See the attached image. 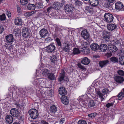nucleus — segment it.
Masks as SVG:
<instances>
[{
	"label": "nucleus",
	"instance_id": "1",
	"mask_svg": "<svg viewBox=\"0 0 124 124\" xmlns=\"http://www.w3.org/2000/svg\"><path fill=\"white\" fill-rule=\"evenodd\" d=\"M29 113L30 117L33 119L37 118L39 115L38 111L35 109H30L29 111Z\"/></svg>",
	"mask_w": 124,
	"mask_h": 124
},
{
	"label": "nucleus",
	"instance_id": "2",
	"mask_svg": "<svg viewBox=\"0 0 124 124\" xmlns=\"http://www.w3.org/2000/svg\"><path fill=\"white\" fill-rule=\"evenodd\" d=\"M104 17L105 21L108 23L112 22L114 19V17L112 14L107 13L105 14Z\"/></svg>",
	"mask_w": 124,
	"mask_h": 124
},
{
	"label": "nucleus",
	"instance_id": "3",
	"mask_svg": "<svg viewBox=\"0 0 124 124\" xmlns=\"http://www.w3.org/2000/svg\"><path fill=\"white\" fill-rule=\"evenodd\" d=\"M55 46L52 44H50L45 47L46 52L48 53H52L54 52L55 49Z\"/></svg>",
	"mask_w": 124,
	"mask_h": 124
},
{
	"label": "nucleus",
	"instance_id": "4",
	"mask_svg": "<svg viewBox=\"0 0 124 124\" xmlns=\"http://www.w3.org/2000/svg\"><path fill=\"white\" fill-rule=\"evenodd\" d=\"M10 113L13 116L17 117L19 116V112L17 109L13 108L11 109Z\"/></svg>",
	"mask_w": 124,
	"mask_h": 124
},
{
	"label": "nucleus",
	"instance_id": "5",
	"mask_svg": "<svg viewBox=\"0 0 124 124\" xmlns=\"http://www.w3.org/2000/svg\"><path fill=\"white\" fill-rule=\"evenodd\" d=\"M82 37L85 39H89V34L86 30H83L81 32Z\"/></svg>",
	"mask_w": 124,
	"mask_h": 124
},
{
	"label": "nucleus",
	"instance_id": "6",
	"mask_svg": "<svg viewBox=\"0 0 124 124\" xmlns=\"http://www.w3.org/2000/svg\"><path fill=\"white\" fill-rule=\"evenodd\" d=\"M14 38L12 34L7 35L5 37V41L7 43H11L13 41Z\"/></svg>",
	"mask_w": 124,
	"mask_h": 124
},
{
	"label": "nucleus",
	"instance_id": "7",
	"mask_svg": "<svg viewBox=\"0 0 124 124\" xmlns=\"http://www.w3.org/2000/svg\"><path fill=\"white\" fill-rule=\"evenodd\" d=\"M107 45L108 46V49L111 52H115L117 50L116 47L115 46L111 44V43H110V44Z\"/></svg>",
	"mask_w": 124,
	"mask_h": 124
},
{
	"label": "nucleus",
	"instance_id": "8",
	"mask_svg": "<svg viewBox=\"0 0 124 124\" xmlns=\"http://www.w3.org/2000/svg\"><path fill=\"white\" fill-rule=\"evenodd\" d=\"M22 34L23 36L26 38L30 35L28 29L26 27H24L22 30Z\"/></svg>",
	"mask_w": 124,
	"mask_h": 124
},
{
	"label": "nucleus",
	"instance_id": "9",
	"mask_svg": "<svg viewBox=\"0 0 124 124\" xmlns=\"http://www.w3.org/2000/svg\"><path fill=\"white\" fill-rule=\"evenodd\" d=\"M110 36L108 35V34L107 33L105 34L103 37V40L105 43L107 45L110 44L111 41L109 40Z\"/></svg>",
	"mask_w": 124,
	"mask_h": 124
},
{
	"label": "nucleus",
	"instance_id": "10",
	"mask_svg": "<svg viewBox=\"0 0 124 124\" xmlns=\"http://www.w3.org/2000/svg\"><path fill=\"white\" fill-rule=\"evenodd\" d=\"M62 103L64 104L67 105L69 103L68 98L65 96H62L61 98Z\"/></svg>",
	"mask_w": 124,
	"mask_h": 124
},
{
	"label": "nucleus",
	"instance_id": "11",
	"mask_svg": "<svg viewBox=\"0 0 124 124\" xmlns=\"http://www.w3.org/2000/svg\"><path fill=\"white\" fill-rule=\"evenodd\" d=\"M48 33V31L46 29H43L39 31V34L41 38H44L46 36Z\"/></svg>",
	"mask_w": 124,
	"mask_h": 124
},
{
	"label": "nucleus",
	"instance_id": "12",
	"mask_svg": "<svg viewBox=\"0 0 124 124\" xmlns=\"http://www.w3.org/2000/svg\"><path fill=\"white\" fill-rule=\"evenodd\" d=\"M109 61L108 60L100 61L99 62L100 66L102 68L105 67L107 64L109 63Z\"/></svg>",
	"mask_w": 124,
	"mask_h": 124
},
{
	"label": "nucleus",
	"instance_id": "13",
	"mask_svg": "<svg viewBox=\"0 0 124 124\" xmlns=\"http://www.w3.org/2000/svg\"><path fill=\"white\" fill-rule=\"evenodd\" d=\"M59 92L60 94L63 96L66 94L67 92L64 87H61L59 88Z\"/></svg>",
	"mask_w": 124,
	"mask_h": 124
},
{
	"label": "nucleus",
	"instance_id": "14",
	"mask_svg": "<svg viewBox=\"0 0 124 124\" xmlns=\"http://www.w3.org/2000/svg\"><path fill=\"white\" fill-rule=\"evenodd\" d=\"M115 7L116 9L118 11L122 9L124 6L122 2H118L116 3Z\"/></svg>",
	"mask_w": 124,
	"mask_h": 124
},
{
	"label": "nucleus",
	"instance_id": "15",
	"mask_svg": "<svg viewBox=\"0 0 124 124\" xmlns=\"http://www.w3.org/2000/svg\"><path fill=\"white\" fill-rule=\"evenodd\" d=\"M90 47L92 50L94 51L99 50V46L98 44L94 43L90 46Z\"/></svg>",
	"mask_w": 124,
	"mask_h": 124
},
{
	"label": "nucleus",
	"instance_id": "16",
	"mask_svg": "<svg viewBox=\"0 0 124 124\" xmlns=\"http://www.w3.org/2000/svg\"><path fill=\"white\" fill-rule=\"evenodd\" d=\"M99 48V52H105L107 49V46L106 44H103L101 45Z\"/></svg>",
	"mask_w": 124,
	"mask_h": 124
},
{
	"label": "nucleus",
	"instance_id": "17",
	"mask_svg": "<svg viewBox=\"0 0 124 124\" xmlns=\"http://www.w3.org/2000/svg\"><path fill=\"white\" fill-rule=\"evenodd\" d=\"M80 49L81 52L83 54H87L90 52L89 49L87 47L82 46Z\"/></svg>",
	"mask_w": 124,
	"mask_h": 124
},
{
	"label": "nucleus",
	"instance_id": "18",
	"mask_svg": "<svg viewBox=\"0 0 124 124\" xmlns=\"http://www.w3.org/2000/svg\"><path fill=\"white\" fill-rule=\"evenodd\" d=\"M116 27L117 26L116 24L112 23L108 24L107 25L108 29L110 31L116 29Z\"/></svg>",
	"mask_w": 124,
	"mask_h": 124
},
{
	"label": "nucleus",
	"instance_id": "19",
	"mask_svg": "<svg viewBox=\"0 0 124 124\" xmlns=\"http://www.w3.org/2000/svg\"><path fill=\"white\" fill-rule=\"evenodd\" d=\"M22 19L20 17L16 18L14 20V23L16 25H21L22 24Z\"/></svg>",
	"mask_w": 124,
	"mask_h": 124
},
{
	"label": "nucleus",
	"instance_id": "20",
	"mask_svg": "<svg viewBox=\"0 0 124 124\" xmlns=\"http://www.w3.org/2000/svg\"><path fill=\"white\" fill-rule=\"evenodd\" d=\"M50 60L49 62L52 65H54L56 62L57 61V59L56 56L55 55H53L51 56L50 58Z\"/></svg>",
	"mask_w": 124,
	"mask_h": 124
},
{
	"label": "nucleus",
	"instance_id": "21",
	"mask_svg": "<svg viewBox=\"0 0 124 124\" xmlns=\"http://www.w3.org/2000/svg\"><path fill=\"white\" fill-rule=\"evenodd\" d=\"M6 121L9 124L12 123L13 122V118L12 116L10 115L6 116L5 118Z\"/></svg>",
	"mask_w": 124,
	"mask_h": 124
},
{
	"label": "nucleus",
	"instance_id": "22",
	"mask_svg": "<svg viewBox=\"0 0 124 124\" xmlns=\"http://www.w3.org/2000/svg\"><path fill=\"white\" fill-rule=\"evenodd\" d=\"M65 12L68 13L71 11L73 10V7L70 5L67 4L64 7Z\"/></svg>",
	"mask_w": 124,
	"mask_h": 124
},
{
	"label": "nucleus",
	"instance_id": "23",
	"mask_svg": "<svg viewBox=\"0 0 124 124\" xmlns=\"http://www.w3.org/2000/svg\"><path fill=\"white\" fill-rule=\"evenodd\" d=\"M90 62V60L86 57L83 58L81 61L82 63L85 65H88L89 63Z\"/></svg>",
	"mask_w": 124,
	"mask_h": 124
},
{
	"label": "nucleus",
	"instance_id": "24",
	"mask_svg": "<svg viewBox=\"0 0 124 124\" xmlns=\"http://www.w3.org/2000/svg\"><path fill=\"white\" fill-rule=\"evenodd\" d=\"M65 72L63 70L60 73L58 79L60 82L62 81L63 80L64 78L65 77Z\"/></svg>",
	"mask_w": 124,
	"mask_h": 124
},
{
	"label": "nucleus",
	"instance_id": "25",
	"mask_svg": "<svg viewBox=\"0 0 124 124\" xmlns=\"http://www.w3.org/2000/svg\"><path fill=\"white\" fill-rule=\"evenodd\" d=\"M62 48L63 50L65 52H68L70 50L69 46L68 44L66 43H64L63 45Z\"/></svg>",
	"mask_w": 124,
	"mask_h": 124
},
{
	"label": "nucleus",
	"instance_id": "26",
	"mask_svg": "<svg viewBox=\"0 0 124 124\" xmlns=\"http://www.w3.org/2000/svg\"><path fill=\"white\" fill-rule=\"evenodd\" d=\"M115 80L116 81L119 83H121L124 81L123 78L122 77L116 76L115 77Z\"/></svg>",
	"mask_w": 124,
	"mask_h": 124
},
{
	"label": "nucleus",
	"instance_id": "27",
	"mask_svg": "<svg viewBox=\"0 0 124 124\" xmlns=\"http://www.w3.org/2000/svg\"><path fill=\"white\" fill-rule=\"evenodd\" d=\"M89 2L91 5L94 7L97 6L99 3L98 0H89Z\"/></svg>",
	"mask_w": 124,
	"mask_h": 124
},
{
	"label": "nucleus",
	"instance_id": "28",
	"mask_svg": "<svg viewBox=\"0 0 124 124\" xmlns=\"http://www.w3.org/2000/svg\"><path fill=\"white\" fill-rule=\"evenodd\" d=\"M95 91L96 93L98 95L99 97L101 98V101H102L104 99L103 97L104 95L102 94L100 92V91L98 89H96Z\"/></svg>",
	"mask_w": 124,
	"mask_h": 124
},
{
	"label": "nucleus",
	"instance_id": "29",
	"mask_svg": "<svg viewBox=\"0 0 124 124\" xmlns=\"http://www.w3.org/2000/svg\"><path fill=\"white\" fill-rule=\"evenodd\" d=\"M124 97V88L118 94V99L119 100H121L123 99Z\"/></svg>",
	"mask_w": 124,
	"mask_h": 124
},
{
	"label": "nucleus",
	"instance_id": "30",
	"mask_svg": "<svg viewBox=\"0 0 124 124\" xmlns=\"http://www.w3.org/2000/svg\"><path fill=\"white\" fill-rule=\"evenodd\" d=\"M28 9L31 10H34L36 8V5L34 4H29L27 6Z\"/></svg>",
	"mask_w": 124,
	"mask_h": 124
},
{
	"label": "nucleus",
	"instance_id": "31",
	"mask_svg": "<svg viewBox=\"0 0 124 124\" xmlns=\"http://www.w3.org/2000/svg\"><path fill=\"white\" fill-rule=\"evenodd\" d=\"M54 8H56V9H59L61 7L60 6V3L58 2H56L54 3L52 6Z\"/></svg>",
	"mask_w": 124,
	"mask_h": 124
},
{
	"label": "nucleus",
	"instance_id": "32",
	"mask_svg": "<svg viewBox=\"0 0 124 124\" xmlns=\"http://www.w3.org/2000/svg\"><path fill=\"white\" fill-rule=\"evenodd\" d=\"M50 112L54 113H55L57 110V107L54 105H53L50 107Z\"/></svg>",
	"mask_w": 124,
	"mask_h": 124
},
{
	"label": "nucleus",
	"instance_id": "33",
	"mask_svg": "<svg viewBox=\"0 0 124 124\" xmlns=\"http://www.w3.org/2000/svg\"><path fill=\"white\" fill-rule=\"evenodd\" d=\"M47 77L48 78L51 80H54L55 79V77L54 74L50 72L48 75Z\"/></svg>",
	"mask_w": 124,
	"mask_h": 124
},
{
	"label": "nucleus",
	"instance_id": "34",
	"mask_svg": "<svg viewBox=\"0 0 124 124\" xmlns=\"http://www.w3.org/2000/svg\"><path fill=\"white\" fill-rule=\"evenodd\" d=\"M110 60L113 63H117L118 62V58L116 57H112L110 59Z\"/></svg>",
	"mask_w": 124,
	"mask_h": 124
},
{
	"label": "nucleus",
	"instance_id": "35",
	"mask_svg": "<svg viewBox=\"0 0 124 124\" xmlns=\"http://www.w3.org/2000/svg\"><path fill=\"white\" fill-rule=\"evenodd\" d=\"M43 76H47L50 72V71L47 69H44L41 70Z\"/></svg>",
	"mask_w": 124,
	"mask_h": 124
},
{
	"label": "nucleus",
	"instance_id": "36",
	"mask_svg": "<svg viewBox=\"0 0 124 124\" xmlns=\"http://www.w3.org/2000/svg\"><path fill=\"white\" fill-rule=\"evenodd\" d=\"M118 62L121 65H124V56H120L119 58Z\"/></svg>",
	"mask_w": 124,
	"mask_h": 124
},
{
	"label": "nucleus",
	"instance_id": "37",
	"mask_svg": "<svg viewBox=\"0 0 124 124\" xmlns=\"http://www.w3.org/2000/svg\"><path fill=\"white\" fill-rule=\"evenodd\" d=\"M35 5L36 8H37L38 9H40L42 8L43 7V4L41 2L36 3Z\"/></svg>",
	"mask_w": 124,
	"mask_h": 124
},
{
	"label": "nucleus",
	"instance_id": "38",
	"mask_svg": "<svg viewBox=\"0 0 124 124\" xmlns=\"http://www.w3.org/2000/svg\"><path fill=\"white\" fill-rule=\"evenodd\" d=\"M80 53V51L79 49L76 48H74L73 49V54H77Z\"/></svg>",
	"mask_w": 124,
	"mask_h": 124
},
{
	"label": "nucleus",
	"instance_id": "39",
	"mask_svg": "<svg viewBox=\"0 0 124 124\" xmlns=\"http://www.w3.org/2000/svg\"><path fill=\"white\" fill-rule=\"evenodd\" d=\"M75 4L78 6H80L82 5L83 2L79 0H76L75 1Z\"/></svg>",
	"mask_w": 124,
	"mask_h": 124
},
{
	"label": "nucleus",
	"instance_id": "40",
	"mask_svg": "<svg viewBox=\"0 0 124 124\" xmlns=\"http://www.w3.org/2000/svg\"><path fill=\"white\" fill-rule=\"evenodd\" d=\"M85 10H87L88 12L91 13L93 11V9L90 7L86 6L85 7Z\"/></svg>",
	"mask_w": 124,
	"mask_h": 124
},
{
	"label": "nucleus",
	"instance_id": "41",
	"mask_svg": "<svg viewBox=\"0 0 124 124\" xmlns=\"http://www.w3.org/2000/svg\"><path fill=\"white\" fill-rule=\"evenodd\" d=\"M96 103L93 100H90L89 102V104L91 107H93L95 106Z\"/></svg>",
	"mask_w": 124,
	"mask_h": 124
},
{
	"label": "nucleus",
	"instance_id": "42",
	"mask_svg": "<svg viewBox=\"0 0 124 124\" xmlns=\"http://www.w3.org/2000/svg\"><path fill=\"white\" fill-rule=\"evenodd\" d=\"M118 55L119 56H124V50H119L118 52Z\"/></svg>",
	"mask_w": 124,
	"mask_h": 124
},
{
	"label": "nucleus",
	"instance_id": "43",
	"mask_svg": "<svg viewBox=\"0 0 124 124\" xmlns=\"http://www.w3.org/2000/svg\"><path fill=\"white\" fill-rule=\"evenodd\" d=\"M55 40L57 43L58 45V46L61 47V44L60 39L58 38H57Z\"/></svg>",
	"mask_w": 124,
	"mask_h": 124
},
{
	"label": "nucleus",
	"instance_id": "44",
	"mask_svg": "<svg viewBox=\"0 0 124 124\" xmlns=\"http://www.w3.org/2000/svg\"><path fill=\"white\" fill-rule=\"evenodd\" d=\"M6 19V17L4 14H3L0 16V19L1 20L4 21Z\"/></svg>",
	"mask_w": 124,
	"mask_h": 124
},
{
	"label": "nucleus",
	"instance_id": "45",
	"mask_svg": "<svg viewBox=\"0 0 124 124\" xmlns=\"http://www.w3.org/2000/svg\"><path fill=\"white\" fill-rule=\"evenodd\" d=\"M118 74L122 76H124V71L122 70H119L117 71Z\"/></svg>",
	"mask_w": 124,
	"mask_h": 124
},
{
	"label": "nucleus",
	"instance_id": "46",
	"mask_svg": "<svg viewBox=\"0 0 124 124\" xmlns=\"http://www.w3.org/2000/svg\"><path fill=\"white\" fill-rule=\"evenodd\" d=\"M96 113H94L89 115L88 116L89 117H91L92 118H94L96 116Z\"/></svg>",
	"mask_w": 124,
	"mask_h": 124
},
{
	"label": "nucleus",
	"instance_id": "47",
	"mask_svg": "<svg viewBox=\"0 0 124 124\" xmlns=\"http://www.w3.org/2000/svg\"><path fill=\"white\" fill-rule=\"evenodd\" d=\"M20 2L22 5H24L27 4L28 3L27 0H20Z\"/></svg>",
	"mask_w": 124,
	"mask_h": 124
},
{
	"label": "nucleus",
	"instance_id": "48",
	"mask_svg": "<svg viewBox=\"0 0 124 124\" xmlns=\"http://www.w3.org/2000/svg\"><path fill=\"white\" fill-rule=\"evenodd\" d=\"M114 104V103L111 102L110 103H108L106 105V106L108 108H109L110 107L112 106Z\"/></svg>",
	"mask_w": 124,
	"mask_h": 124
},
{
	"label": "nucleus",
	"instance_id": "49",
	"mask_svg": "<svg viewBox=\"0 0 124 124\" xmlns=\"http://www.w3.org/2000/svg\"><path fill=\"white\" fill-rule=\"evenodd\" d=\"M77 65L78 67L81 69L84 70L85 69V68L84 66H83L81 65L80 63H78L77 64Z\"/></svg>",
	"mask_w": 124,
	"mask_h": 124
},
{
	"label": "nucleus",
	"instance_id": "50",
	"mask_svg": "<svg viewBox=\"0 0 124 124\" xmlns=\"http://www.w3.org/2000/svg\"><path fill=\"white\" fill-rule=\"evenodd\" d=\"M78 124H87L86 122L84 120H80L78 122Z\"/></svg>",
	"mask_w": 124,
	"mask_h": 124
},
{
	"label": "nucleus",
	"instance_id": "51",
	"mask_svg": "<svg viewBox=\"0 0 124 124\" xmlns=\"http://www.w3.org/2000/svg\"><path fill=\"white\" fill-rule=\"evenodd\" d=\"M109 91L108 90L107 88L103 89L102 90V92L104 94H107L108 93Z\"/></svg>",
	"mask_w": 124,
	"mask_h": 124
},
{
	"label": "nucleus",
	"instance_id": "52",
	"mask_svg": "<svg viewBox=\"0 0 124 124\" xmlns=\"http://www.w3.org/2000/svg\"><path fill=\"white\" fill-rule=\"evenodd\" d=\"M5 47L7 49H10L12 47V45L11 44H6L5 45Z\"/></svg>",
	"mask_w": 124,
	"mask_h": 124
},
{
	"label": "nucleus",
	"instance_id": "53",
	"mask_svg": "<svg viewBox=\"0 0 124 124\" xmlns=\"http://www.w3.org/2000/svg\"><path fill=\"white\" fill-rule=\"evenodd\" d=\"M115 43V45H120L121 44L120 42L118 40L115 39L114 41Z\"/></svg>",
	"mask_w": 124,
	"mask_h": 124
},
{
	"label": "nucleus",
	"instance_id": "54",
	"mask_svg": "<svg viewBox=\"0 0 124 124\" xmlns=\"http://www.w3.org/2000/svg\"><path fill=\"white\" fill-rule=\"evenodd\" d=\"M17 11L18 12V13L19 14V15H20L21 13V8L18 6H17Z\"/></svg>",
	"mask_w": 124,
	"mask_h": 124
},
{
	"label": "nucleus",
	"instance_id": "55",
	"mask_svg": "<svg viewBox=\"0 0 124 124\" xmlns=\"http://www.w3.org/2000/svg\"><path fill=\"white\" fill-rule=\"evenodd\" d=\"M4 29L3 26H0V33H1L4 31Z\"/></svg>",
	"mask_w": 124,
	"mask_h": 124
},
{
	"label": "nucleus",
	"instance_id": "56",
	"mask_svg": "<svg viewBox=\"0 0 124 124\" xmlns=\"http://www.w3.org/2000/svg\"><path fill=\"white\" fill-rule=\"evenodd\" d=\"M105 6L108 8H109L110 7V4L109 3H105L104 5Z\"/></svg>",
	"mask_w": 124,
	"mask_h": 124
},
{
	"label": "nucleus",
	"instance_id": "57",
	"mask_svg": "<svg viewBox=\"0 0 124 124\" xmlns=\"http://www.w3.org/2000/svg\"><path fill=\"white\" fill-rule=\"evenodd\" d=\"M54 8L52 6V7H49L47 9V12H49L50 11H51L52 9Z\"/></svg>",
	"mask_w": 124,
	"mask_h": 124
},
{
	"label": "nucleus",
	"instance_id": "58",
	"mask_svg": "<svg viewBox=\"0 0 124 124\" xmlns=\"http://www.w3.org/2000/svg\"><path fill=\"white\" fill-rule=\"evenodd\" d=\"M112 55V54L111 53H107L106 54V56L107 58H108L110 57Z\"/></svg>",
	"mask_w": 124,
	"mask_h": 124
},
{
	"label": "nucleus",
	"instance_id": "59",
	"mask_svg": "<svg viewBox=\"0 0 124 124\" xmlns=\"http://www.w3.org/2000/svg\"><path fill=\"white\" fill-rule=\"evenodd\" d=\"M31 14L29 13H26L24 14V15L27 17H28L31 16Z\"/></svg>",
	"mask_w": 124,
	"mask_h": 124
},
{
	"label": "nucleus",
	"instance_id": "60",
	"mask_svg": "<svg viewBox=\"0 0 124 124\" xmlns=\"http://www.w3.org/2000/svg\"><path fill=\"white\" fill-rule=\"evenodd\" d=\"M6 14L8 17H10L11 16V14L10 12L7 11L6 12Z\"/></svg>",
	"mask_w": 124,
	"mask_h": 124
},
{
	"label": "nucleus",
	"instance_id": "61",
	"mask_svg": "<svg viewBox=\"0 0 124 124\" xmlns=\"http://www.w3.org/2000/svg\"><path fill=\"white\" fill-rule=\"evenodd\" d=\"M63 80L65 81V82H67L69 81V78L66 77H65L64 78Z\"/></svg>",
	"mask_w": 124,
	"mask_h": 124
},
{
	"label": "nucleus",
	"instance_id": "62",
	"mask_svg": "<svg viewBox=\"0 0 124 124\" xmlns=\"http://www.w3.org/2000/svg\"><path fill=\"white\" fill-rule=\"evenodd\" d=\"M64 121V118H62L61 119L60 121V124H62L63 123Z\"/></svg>",
	"mask_w": 124,
	"mask_h": 124
},
{
	"label": "nucleus",
	"instance_id": "63",
	"mask_svg": "<svg viewBox=\"0 0 124 124\" xmlns=\"http://www.w3.org/2000/svg\"><path fill=\"white\" fill-rule=\"evenodd\" d=\"M41 122L42 124H48V123L45 121H42Z\"/></svg>",
	"mask_w": 124,
	"mask_h": 124
},
{
	"label": "nucleus",
	"instance_id": "64",
	"mask_svg": "<svg viewBox=\"0 0 124 124\" xmlns=\"http://www.w3.org/2000/svg\"><path fill=\"white\" fill-rule=\"evenodd\" d=\"M51 38L49 37L48 38H46V41H51Z\"/></svg>",
	"mask_w": 124,
	"mask_h": 124
}]
</instances>
